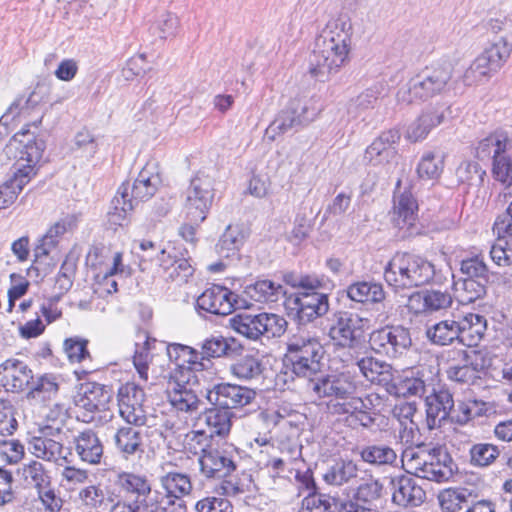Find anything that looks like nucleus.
I'll return each mask as SVG.
<instances>
[{"instance_id": "obj_40", "label": "nucleus", "mask_w": 512, "mask_h": 512, "mask_svg": "<svg viewBox=\"0 0 512 512\" xmlns=\"http://www.w3.org/2000/svg\"><path fill=\"white\" fill-rule=\"evenodd\" d=\"M362 376L371 384L384 386L388 388L393 381L392 366L382 360L372 356H365L356 361Z\"/></svg>"}, {"instance_id": "obj_34", "label": "nucleus", "mask_w": 512, "mask_h": 512, "mask_svg": "<svg viewBox=\"0 0 512 512\" xmlns=\"http://www.w3.org/2000/svg\"><path fill=\"white\" fill-rule=\"evenodd\" d=\"M32 114L36 115L30 123H26L23 128L29 126L38 127L42 121L43 112L37 101H34L32 97L17 98L8 108L7 112L0 118V126H9L11 124H19L23 120H27Z\"/></svg>"}, {"instance_id": "obj_24", "label": "nucleus", "mask_w": 512, "mask_h": 512, "mask_svg": "<svg viewBox=\"0 0 512 512\" xmlns=\"http://www.w3.org/2000/svg\"><path fill=\"white\" fill-rule=\"evenodd\" d=\"M190 378L187 377L185 372L169 379L167 388V398L170 405L177 411L187 414H192L198 411L200 406V399L196 393L187 387Z\"/></svg>"}, {"instance_id": "obj_43", "label": "nucleus", "mask_w": 512, "mask_h": 512, "mask_svg": "<svg viewBox=\"0 0 512 512\" xmlns=\"http://www.w3.org/2000/svg\"><path fill=\"white\" fill-rule=\"evenodd\" d=\"M358 472V465L353 460L338 459L326 468L322 474V479L330 486L340 487L354 481Z\"/></svg>"}, {"instance_id": "obj_33", "label": "nucleus", "mask_w": 512, "mask_h": 512, "mask_svg": "<svg viewBox=\"0 0 512 512\" xmlns=\"http://www.w3.org/2000/svg\"><path fill=\"white\" fill-rule=\"evenodd\" d=\"M72 448L82 462L96 465L101 462L104 447L97 432L91 428L79 431L73 437Z\"/></svg>"}, {"instance_id": "obj_12", "label": "nucleus", "mask_w": 512, "mask_h": 512, "mask_svg": "<svg viewBox=\"0 0 512 512\" xmlns=\"http://www.w3.org/2000/svg\"><path fill=\"white\" fill-rule=\"evenodd\" d=\"M369 344L376 353L397 358L408 351L412 345V339L408 328L392 325L373 331Z\"/></svg>"}, {"instance_id": "obj_3", "label": "nucleus", "mask_w": 512, "mask_h": 512, "mask_svg": "<svg viewBox=\"0 0 512 512\" xmlns=\"http://www.w3.org/2000/svg\"><path fill=\"white\" fill-rule=\"evenodd\" d=\"M434 276L435 268L432 263L407 252L396 253L384 268L385 281L396 289L428 284Z\"/></svg>"}, {"instance_id": "obj_8", "label": "nucleus", "mask_w": 512, "mask_h": 512, "mask_svg": "<svg viewBox=\"0 0 512 512\" xmlns=\"http://www.w3.org/2000/svg\"><path fill=\"white\" fill-rule=\"evenodd\" d=\"M320 111L314 98H294L287 108L278 113L266 129L267 137L274 141L293 129L298 130L312 122Z\"/></svg>"}, {"instance_id": "obj_48", "label": "nucleus", "mask_w": 512, "mask_h": 512, "mask_svg": "<svg viewBox=\"0 0 512 512\" xmlns=\"http://www.w3.org/2000/svg\"><path fill=\"white\" fill-rule=\"evenodd\" d=\"M347 296L357 303H380L385 299L382 284L374 281H357L347 287Z\"/></svg>"}, {"instance_id": "obj_26", "label": "nucleus", "mask_w": 512, "mask_h": 512, "mask_svg": "<svg viewBox=\"0 0 512 512\" xmlns=\"http://www.w3.org/2000/svg\"><path fill=\"white\" fill-rule=\"evenodd\" d=\"M390 489L393 504L400 507L418 506L424 502L426 493L416 479L408 475L391 477Z\"/></svg>"}, {"instance_id": "obj_57", "label": "nucleus", "mask_w": 512, "mask_h": 512, "mask_svg": "<svg viewBox=\"0 0 512 512\" xmlns=\"http://www.w3.org/2000/svg\"><path fill=\"white\" fill-rule=\"evenodd\" d=\"M362 461L374 466L392 465L397 454L391 447L384 444L364 446L360 451Z\"/></svg>"}, {"instance_id": "obj_25", "label": "nucleus", "mask_w": 512, "mask_h": 512, "mask_svg": "<svg viewBox=\"0 0 512 512\" xmlns=\"http://www.w3.org/2000/svg\"><path fill=\"white\" fill-rule=\"evenodd\" d=\"M460 362L449 366L446 370L447 378L461 384H473L480 378L485 368V359L478 351L461 350L458 352Z\"/></svg>"}, {"instance_id": "obj_22", "label": "nucleus", "mask_w": 512, "mask_h": 512, "mask_svg": "<svg viewBox=\"0 0 512 512\" xmlns=\"http://www.w3.org/2000/svg\"><path fill=\"white\" fill-rule=\"evenodd\" d=\"M237 295L227 287L212 285L205 289L196 299V309L199 313L228 315L237 304Z\"/></svg>"}, {"instance_id": "obj_13", "label": "nucleus", "mask_w": 512, "mask_h": 512, "mask_svg": "<svg viewBox=\"0 0 512 512\" xmlns=\"http://www.w3.org/2000/svg\"><path fill=\"white\" fill-rule=\"evenodd\" d=\"M63 428L61 426L45 425L40 427L38 435L28 440V451L38 459L59 463L67 458L63 456Z\"/></svg>"}, {"instance_id": "obj_6", "label": "nucleus", "mask_w": 512, "mask_h": 512, "mask_svg": "<svg viewBox=\"0 0 512 512\" xmlns=\"http://www.w3.org/2000/svg\"><path fill=\"white\" fill-rule=\"evenodd\" d=\"M451 77L452 70L449 64L426 67L397 91V101L404 104L417 100L425 101L442 93Z\"/></svg>"}, {"instance_id": "obj_19", "label": "nucleus", "mask_w": 512, "mask_h": 512, "mask_svg": "<svg viewBox=\"0 0 512 512\" xmlns=\"http://www.w3.org/2000/svg\"><path fill=\"white\" fill-rule=\"evenodd\" d=\"M255 397L253 389L231 383L216 384L206 394L210 404L229 411L249 405Z\"/></svg>"}, {"instance_id": "obj_59", "label": "nucleus", "mask_w": 512, "mask_h": 512, "mask_svg": "<svg viewBox=\"0 0 512 512\" xmlns=\"http://www.w3.org/2000/svg\"><path fill=\"white\" fill-rule=\"evenodd\" d=\"M230 371L233 376L240 380H252L260 377L263 372V365L257 357L245 355L231 365Z\"/></svg>"}, {"instance_id": "obj_21", "label": "nucleus", "mask_w": 512, "mask_h": 512, "mask_svg": "<svg viewBox=\"0 0 512 512\" xmlns=\"http://www.w3.org/2000/svg\"><path fill=\"white\" fill-rule=\"evenodd\" d=\"M159 252L158 266L162 270V276L168 281L181 285L188 282L193 275L194 268L183 252L175 246L164 247Z\"/></svg>"}, {"instance_id": "obj_32", "label": "nucleus", "mask_w": 512, "mask_h": 512, "mask_svg": "<svg viewBox=\"0 0 512 512\" xmlns=\"http://www.w3.org/2000/svg\"><path fill=\"white\" fill-rule=\"evenodd\" d=\"M16 428V419L0 412V462L15 464L24 456V446L20 441L5 438L6 435H12Z\"/></svg>"}, {"instance_id": "obj_29", "label": "nucleus", "mask_w": 512, "mask_h": 512, "mask_svg": "<svg viewBox=\"0 0 512 512\" xmlns=\"http://www.w3.org/2000/svg\"><path fill=\"white\" fill-rule=\"evenodd\" d=\"M167 357L175 365L174 371L170 372L169 379L177 373L180 376L185 372L190 378L192 372L205 370L204 362L199 361V351L183 344L172 343L165 346Z\"/></svg>"}, {"instance_id": "obj_2", "label": "nucleus", "mask_w": 512, "mask_h": 512, "mask_svg": "<svg viewBox=\"0 0 512 512\" xmlns=\"http://www.w3.org/2000/svg\"><path fill=\"white\" fill-rule=\"evenodd\" d=\"M161 185L162 176L158 163L148 161L138 173L132 186L123 183L119 187L108 211L109 223L122 226L135 205L151 199Z\"/></svg>"}, {"instance_id": "obj_30", "label": "nucleus", "mask_w": 512, "mask_h": 512, "mask_svg": "<svg viewBox=\"0 0 512 512\" xmlns=\"http://www.w3.org/2000/svg\"><path fill=\"white\" fill-rule=\"evenodd\" d=\"M32 379V370L19 359L9 358L0 364V385L8 392L23 391Z\"/></svg>"}, {"instance_id": "obj_27", "label": "nucleus", "mask_w": 512, "mask_h": 512, "mask_svg": "<svg viewBox=\"0 0 512 512\" xmlns=\"http://www.w3.org/2000/svg\"><path fill=\"white\" fill-rule=\"evenodd\" d=\"M400 140L397 129L382 132L365 150L364 159L374 166L388 164L397 156L396 145Z\"/></svg>"}, {"instance_id": "obj_45", "label": "nucleus", "mask_w": 512, "mask_h": 512, "mask_svg": "<svg viewBox=\"0 0 512 512\" xmlns=\"http://www.w3.org/2000/svg\"><path fill=\"white\" fill-rule=\"evenodd\" d=\"M390 395L397 397L422 396L425 392V382L417 377L412 370L404 371L390 382L387 390Z\"/></svg>"}, {"instance_id": "obj_44", "label": "nucleus", "mask_w": 512, "mask_h": 512, "mask_svg": "<svg viewBox=\"0 0 512 512\" xmlns=\"http://www.w3.org/2000/svg\"><path fill=\"white\" fill-rule=\"evenodd\" d=\"M246 234L240 225H228L216 244V252L223 259H238Z\"/></svg>"}, {"instance_id": "obj_62", "label": "nucleus", "mask_w": 512, "mask_h": 512, "mask_svg": "<svg viewBox=\"0 0 512 512\" xmlns=\"http://www.w3.org/2000/svg\"><path fill=\"white\" fill-rule=\"evenodd\" d=\"M384 485L372 476L363 480L355 489L352 499L362 501L363 504H371L383 496Z\"/></svg>"}, {"instance_id": "obj_11", "label": "nucleus", "mask_w": 512, "mask_h": 512, "mask_svg": "<svg viewBox=\"0 0 512 512\" xmlns=\"http://www.w3.org/2000/svg\"><path fill=\"white\" fill-rule=\"evenodd\" d=\"M359 382L350 372L325 374L321 371L306 385L307 392L316 398L330 400L349 397L356 394Z\"/></svg>"}, {"instance_id": "obj_46", "label": "nucleus", "mask_w": 512, "mask_h": 512, "mask_svg": "<svg viewBox=\"0 0 512 512\" xmlns=\"http://www.w3.org/2000/svg\"><path fill=\"white\" fill-rule=\"evenodd\" d=\"M387 92L388 87L385 81L374 82L350 101L348 113L358 117L361 112L374 109L378 99L385 96Z\"/></svg>"}, {"instance_id": "obj_56", "label": "nucleus", "mask_w": 512, "mask_h": 512, "mask_svg": "<svg viewBox=\"0 0 512 512\" xmlns=\"http://www.w3.org/2000/svg\"><path fill=\"white\" fill-rule=\"evenodd\" d=\"M473 496V491L466 487H450L438 495L440 507L445 512H457Z\"/></svg>"}, {"instance_id": "obj_47", "label": "nucleus", "mask_w": 512, "mask_h": 512, "mask_svg": "<svg viewBox=\"0 0 512 512\" xmlns=\"http://www.w3.org/2000/svg\"><path fill=\"white\" fill-rule=\"evenodd\" d=\"M426 337L437 346H447L454 342H460V330L457 320L445 319L432 324L426 329Z\"/></svg>"}, {"instance_id": "obj_28", "label": "nucleus", "mask_w": 512, "mask_h": 512, "mask_svg": "<svg viewBox=\"0 0 512 512\" xmlns=\"http://www.w3.org/2000/svg\"><path fill=\"white\" fill-rule=\"evenodd\" d=\"M454 399L448 389L441 388L425 398L426 424L429 430L439 428L449 419L454 408Z\"/></svg>"}, {"instance_id": "obj_42", "label": "nucleus", "mask_w": 512, "mask_h": 512, "mask_svg": "<svg viewBox=\"0 0 512 512\" xmlns=\"http://www.w3.org/2000/svg\"><path fill=\"white\" fill-rule=\"evenodd\" d=\"M460 330V343L477 346L487 330V320L483 315L467 313L457 319Z\"/></svg>"}, {"instance_id": "obj_18", "label": "nucleus", "mask_w": 512, "mask_h": 512, "mask_svg": "<svg viewBox=\"0 0 512 512\" xmlns=\"http://www.w3.org/2000/svg\"><path fill=\"white\" fill-rule=\"evenodd\" d=\"M200 472L206 478H224L236 470L232 449L208 444L201 448L198 459Z\"/></svg>"}, {"instance_id": "obj_17", "label": "nucleus", "mask_w": 512, "mask_h": 512, "mask_svg": "<svg viewBox=\"0 0 512 512\" xmlns=\"http://www.w3.org/2000/svg\"><path fill=\"white\" fill-rule=\"evenodd\" d=\"M119 414L123 420L134 426L147 424V413L144 408V390L134 382L122 384L117 393Z\"/></svg>"}, {"instance_id": "obj_63", "label": "nucleus", "mask_w": 512, "mask_h": 512, "mask_svg": "<svg viewBox=\"0 0 512 512\" xmlns=\"http://www.w3.org/2000/svg\"><path fill=\"white\" fill-rule=\"evenodd\" d=\"M444 168V158L432 152L425 153L417 166V174L421 179H437Z\"/></svg>"}, {"instance_id": "obj_54", "label": "nucleus", "mask_w": 512, "mask_h": 512, "mask_svg": "<svg viewBox=\"0 0 512 512\" xmlns=\"http://www.w3.org/2000/svg\"><path fill=\"white\" fill-rule=\"evenodd\" d=\"M498 71V68H495L493 65H491L486 56L481 53L465 70L463 74V81L465 85L468 86L484 83L487 82L492 77V75Z\"/></svg>"}, {"instance_id": "obj_35", "label": "nucleus", "mask_w": 512, "mask_h": 512, "mask_svg": "<svg viewBox=\"0 0 512 512\" xmlns=\"http://www.w3.org/2000/svg\"><path fill=\"white\" fill-rule=\"evenodd\" d=\"M449 108L431 107L424 110L406 130V138L412 142L425 139L430 131L440 125L446 116Z\"/></svg>"}, {"instance_id": "obj_60", "label": "nucleus", "mask_w": 512, "mask_h": 512, "mask_svg": "<svg viewBox=\"0 0 512 512\" xmlns=\"http://www.w3.org/2000/svg\"><path fill=\"white\" fill-rule=\"evenodd\" d=\"M22 477L24 481L35 488L36 491L52 483L49 472L41 462L36 460H32L22 467Z\"/></svg>"}, {"instance_id": "obj_4", "label": "nucleus", "mask_w": 512, "mask_h": 512, "mask_svg": "<svg viewBox=\"0 0 512 512\" xmlns=\"http://www.w3.org/2000/svg\"><path fill=\"white\" fill-rule=\"evenodd\" d=\"M324 354L320 340L309 334H295L287 342L286 360L292 373L306 385L322 371Z\"/></svg>"}, {"instance_id": "obj_9", "label": "nucleus", "mask_w": 512, "mask_h": 512, "mask_svg": "<svg viewBox=\"0 0 512 512\" xmlns=\"http://www.w3.org/2000/svg\"><path fill=\"white\" fill-rule=\"evenodd\" d=\"M214 178L199 171L191 179L190 185L186 190L185 212L188 220L199 226L206 218L212 207L215 188Z\"/></svg>"}, {"instance_id": "obj_20", "label": "nucleus", "mask_w": 512, "mask_h": 512, "mask_svg": "<svg viewBox=\"0 0 512 512\" xmlns=\"http://www.w3.org/2000/svg\"><path fill=\"white\" fill-rule=\"evenodd\" d=\"M287 307L296 313L299 322H310L328 312V295L321 292H298L288 299Z\"/></svg>"}, {"instance_id": "obj_50", "label": "nucleus", "mask_w": 512, "mask_h": 512, "mask_svg": "<svg viewBox=\"0 0 512 512\" xmlns=\"http://www.w3.org/2000/svg\"><path fill=\"white\" fill-rule=\"evenodd\" d=\"M233 413L224 408L214 406L204 412L203 419L208 428L209 436L226 437L231 430Z\"/></svg>"}, {"instance_id": "obj_15", "label": "nucleus", "mask_w": 512, "mask_h": 512, "mask_svg": "<svg viewBox=\"0 0 512 512\" xmlns=\"http://www.w3.org/2000/svg\"><path fill=\"white\" fill-rule=\"evenodd\" d=\"M365 319L356 313L340 311L334 314L329 328V337L334 345L342 348H354L364 336Z\"/></svg>"}, {"instance_id": "obj_61", "label": "nucleus", "mask_w": 512, "mask_h": 512, "mask_svg": "<svg viewBox=\"0 0 512 512\" xmlns=\"http://www.w3.org/2000/svg\"><path fill=\"white\" fill-rule=\"evenodd\" d=\"M180 27L178 17L171 12H162L157 16L155 22L151 25V30L160 39H173L177 36Z\"/></svg>"}, {"instance_id": "obj_64", "label": "nucleus", "mask_w": 512, "mask_h": 512, "mask_svg": "<svg viewBox=\"0 0 512 512\" xmlns=\"http://www.w3.org/2000/svg\"><path fill=\"white\" fill-rule=\"evenodd\" d=\"M159 508V500L124 498L111 507V512H157Z\"/></svg>"}, {"instance_id": "obj_39", "label": "nucleus", "mask_w": 512, "mask_h": 512, "mask_svg": "<svg viewBox=\"0 0 512 512\" xmlns=\"http://www.w3.org/2000/svg\"><path fill=\"white\" fill-rule=\"evenodd\" d=\"M113 441L117 452L126 460L145 452L143 433L133 427L122 426L117 429Z\"/></svg>"}, {"instance_id": "obj_7", "label": "nucleus", "mask_w": 512, "mask_h": 512, "mask_svg": "<svg viewBox=\"0 0 512 512\" xmlns=\"http://www.w3.org/2000/svg\"><path fill=\"white\" fill-rule=\"evenodd\" d=\"M406 466L416 477L437 483L449 481L457 469L447 449L441 446L411 454Z\"/></svg>"}, {"instance_id": "obj_38", "label": "nucleus", "mask_w": 512, "mask_h": 512, "mask_svg": "<svg viewBox=\"0 0 512 512\" xmlns=\"http://www.w3.org/2000/svg\"><path fill=\"white\" fill-rule=\"evenodd\" d=\"M116 484L123 491L130 493L126 498L159 500L160 492L152 490L146 476L131 472H121L117 476Z\"/></svg>"}, {"instance_id": "obj_51", "label": "nucleus", "mask_w": 512, "mask_h": 512, "mask_svg": "<svg viewBox=\"0 0 512 512\" xmlns=\"http://www.w3.org/2000/svg\"><path fill=\"white\" fill-rule=\"evenodd\" d=\"M286 292L284 287L269 279L257 280L245 286L244 294L256 302H276Z\"/></svg>"}, {"instance_id": "obj_16", "label": "nucleus", "mask_w": 512, "mask_h": 512, "mask_svg": "<svg viewBox=\"0 0 512 512\" xmlns=\"http://www.w3.org/2000/svg\"><path fill=\"white\" fill-rule=\"evenodd\" d=\"M111 399L110 389L100 383L88 382L82 384L75 396V405L78 408L77 418L85 423L95 419V414L104 411Z\"/></svg>"}, {"instance_id": "obj_53", "label": "nucleus", "mask_w": 512, "mask_h": 512, "mask_svg": "<svg viewBox=\"0 0 512 512\" xmlns=\"http://www.w3.org/2000/svg\"><path fill=\"white\" fill-rule=\"evenodd\" d=\"M299 512H342V501L324 493H309L302 500Z\"/></svg>"}, {"instance_id": "obj_49", "label": "nucleus", "mask_w": 512, "mask_h": 512, "mask_svg": "<svg viewBox=\"0 0 512 512\" xmlns=\"http://www.w3.org/2000/svg\"><path fill=\"white\" fill-rule=\"evenodd\" d=\"M487 284L488 282L475 279H454V297L462 305L471 304L486 295Z\"/></svg>"}, {"instance_id": "obj_1", "label": "nucleus", "mask_w": 512, "mask_h": 512, "mask_svg": "<svg viewBox=\"0 0 512 512\" xmlns=\"http://www.w3.org/2000/svg\"><path fill=\"white\" fill-rule=\"evenodd\" d=\"M353 26L349 16H332L315 39L308 72L315 80L329 81L350 62Z\"/></svg>"}, {"instance_id": "obj_37", "label": "nucleus", "mask_w": 512, "mask_h": 512, "mask_svg": "<svg viewBox=\"0 0 512 512\" xmlns=\"http://www.w3.org/2000/svg\"><path fill=\"white\" fill-rule=\"evenodd\" d=\"M15 142L19 143V161H25L26 164L21 167H30L35 172L36 164L41 160L45 143L43 140L38 139L33 133H30L29 129L22 128L13 137Z\"/></svg>"}, {"instance_id": "obj_36", "label": "nucleus", "mask_w": 512, "mask_h": 512, "mask_svg": "<svg viewBox=\"0 0 512 512\" xmlns=\"http://www.w3.org/2000/svg\"><path fill=\"white\" fill-rule=\"evenodd\" d=\"M78 218L74 214H67L56 221L39 240L35 248L37 257L47 256L60 242V239L67 232L77 227Z\"/></svg>"}, {"instance_id": "obj_14", "label": "nucleus", "mask_w": 512, "mask_h": 512, "mask_svg": "<svg viewBox=\"0 0 512 512\" xmlns=\"http://www.w3.org/2000/svg\"><path fill=\"white\" fill-rule=\"evenodd\" d=\"M159 483L165 494L160 493V508L164 512H180L184 507L183 498L193 490L189 474L171 471L159 477Z\"/></svg>"}, {"instance_id": "obj_41", "label": "nucleus", "mask_w": 512, "mask_h": 512, "mask_svg": "<svg viewBox=\"0 0 512 512\" xmlns=\"http://www.w3.org/2000/svg\"><path fill=\"white\" fill-rule=\"evenodd\" d=\"M33 177L30 167L17 168L13 176L0 185V210L10 207Z\"/></svg>"}, {"instance_id": "obj_52", "label": "nucleus", "mask_w": 512, "mask_h": 512, "mask_svg": "<svg viewBox=\"0 0 512 512\" xmlns=\"http://www.w3.org/2000/svg\"><path fill=\"white\" fill-rule=\"evenodd\" d=\"M78 500L85 510L96 512L107 510L112 503V499L100 484L83 487L78 493Z\"/></svg>"}, {"instance_id": "obj_5", "label": "nucleus", "mask_w": 512, "mask_h": 512, "mask_svg": "<svg viewBox=\"0 0 512 512\" xmlns=\"http://www.w3.org/2000/svg\"><path fill=\"white\" fill-rule=\"evenodd\" d=\"M475 157L481 161L492 160L493 178L507 187L512 186V137L506 130L498 128L479 140Z\"/></svg>"}, {"instance_id": "obj_55", "label": "nucleus", "mask_w": 512, "mask_h": 512, "mask_svg": "<svg viewBox=\"0 0 512 512\" xmlns=\"http://www.w3.org/2000/svg\"><path fill=\"white\" fill-rule=\"evenodd\" d=\"M482 53L491 65L500 70L512 53V30L494 40Z\"/></svg>"}, {"instance_id": "obj_31", "label": "nucleus", "mask_w": 512, "mask_h": 512, "mask_svg": "<svg viewBox=\"0 0 512 512\" xmlns=\"http://www.w3.org/2000/svg\"><path fill=\"white\" fill-rule=\"evenodd\" d=\"M199 361L204 362L205 370L211 365L212 358L232 357L242 349L236 339L222 335H211L201 343Z\"/></svg>"}, {"instance_id": "obj_10", "label": "nucleus", "mask_w": 512, "mask_h": 512, "mask_svg": "<svg viewBox=\"0 0 512 512\" xmlns=\"http://www.w3.org/2000/svg\"><path fill=\"white\" fill-rule=\"evenodd\" d=\"M285 320L276 314L239 313L229 319V326L236 333L250 340H258L261 336H280L284 332Z\"/></svg>"}, {"instance_id": "obj_23", "label": "nucleus", "mask_w": 512, "mask_h": 512, "mask_svg": "<svg viewBox=\"0 0 512 512\" xmlns=\"http://www.w3.org/2000/svg\"><path fill=\"white\" fill-rule=\"evenodd\" d=\"M400 184L398 180L393 194L392 220L399 229L410 231L418 219V202L411 189H401Z\"/></svg>"}, {"instance_id": "obj_58", "label": "nucleus", "mask_w": 512, "mask_h": 512, "mask_svg": "<svg viewBox=\"0 0 512 512\" xmlns=\"http://www.w3.org/2000/svg\"><path fill=\"white\" fill-rule=\"evenodd\" d=\"M59 391V378L54 374L38 377L31 387L28 396L36 401H47L55 398Z\"/></svg>"}]
</instances>
